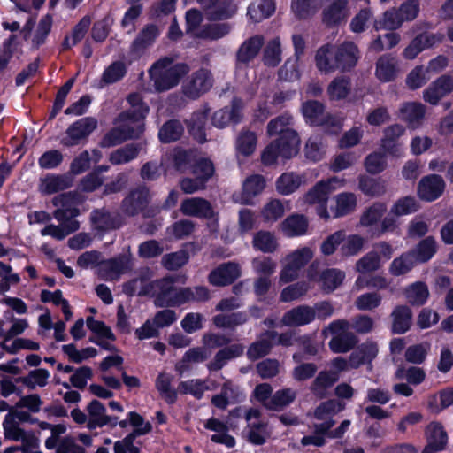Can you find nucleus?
<instances>
[{
  "label": "nucleus",
  "instance_id": "32",
  "mask_svg": "<svg viewBox=\"0 0 453 453\" xmlns=\"http://www.w3.org/2000/svg\"><path fill=\"white\" fill-rule=\"evenodd\" d=\"M184 133V127L179 119L166 120L158 131V139L167 144L179 141Z\"/></svg>",
  "mask_w": 453,
  "mask_h": 453
},
{
  "label": "nucleus",
  "instance_id": "12",
  "mask_svg": "<svg viewBox=\"0 0 453 453\" xmlns=\"http://www.w3.org/2000/svg\"><path fill=\"white\" fill-rule=\"evenodd\" d=\"M446 188L443 178L439 174H429L421 178L418 184V196L425 202H434L441 196Z\"/></svg>",
  "mask_w": 453,
  "mask_h": 453
},
{
  "label": "nucleus",
  "instance_id": "18",
  "mask_svg": "<svg viewBox=\"0 0 453 453\" xmlns=\"http://www.w3.org/2000/svg\"><path fill=\"white\" fill-rule=\"evenodd\" d=\"M160 31L156 24H147L138 33L130 46L132 54L141 55L150 47L159 36Z\"/></svg>",
  "mask_w": 453,
  "mask_h": 453
},
{
  "label": "nucleus",
  "instance_id": "41",
  "mask_svg": "<svg viewBox=\"0 0 453 453\" xmlns=\"http://www.w3.org/2000/svg\"><path fill=\"white\" fill-rule=\"evenodd\" d=\"M73 180L66 174H48L43 180V193L51 195L67 189Z\"/></svg>",
  "mask_w": 453,
  "mask_h": 453
},
{
  "label": "nucleus",
  "instance_id": "46",
  "mask_svg": "<svg viewBox=\"0 0 453 453\" xmlns=\"http://www.w3.org/2000/svg\"><path fill=\"white\" fill-rule=\"evenodd\" d=\"M252 244L255 250L264 253H273L278 247L274 234L269 231L260 230L253 237Z\"/></svg>",
  "mask_w": 453,
  "mask_h": 453
},
{
  "label": "nucleus",
  "instance_id": "14",
  "mask_svg": "<svg viewBox=\"0 0 453 453\" xmlns=\"http://www.w3.org/2000/svg\"><path fill=\"white\" fill-rule=\"evenodd\" d=\"M90 222L98 232L116 230L123 226V219L118 213H111L107 209H94L90 213Z\"/></svg>",
  "mask_w": 453,
  "mask_h": 453
},
{
  "label": "nucleus",
  "instance_id": "36",
  "mask_svg": "<svg viewBox=\"0 0 453 453\" xmlns=\"http://www.w3.org/2000/svg\"><path fill=\"white\" fill-rule=\"evenodd\" d=\"M247 423V441L255 446L264 445L269 437V433L267 432L268 423L265 421H250Z\"/></svg>",
  "mask_w": 453,
  "mask_h": 453
},
{
  "label": "nucleus",
  "instance_id": "24",
  "mask_svg": "<svg viewBox=\"0 0 453 453\" xmlns=\"http://www.w3.org/2000/svg\"><path fill=\"white\" fill-rule=\"evenodd\" d=\"M237 11L233 0H219L211 9L203 12L205 19L211 22L223 21L231 19Z\"/></svg>",
  "mask_w": 453,
  "mask_h": 453
},
{
  "label": "nucleus",
  "instance_id": "6",
  "mask_svg": "<svg viewBox=\"0 0 453 453\" xmlns=\"http://www.w3.org/2000/svg\"><path fill=\"white\" fill-rule=\"evenodd\" d=\"M144 132V124L136 127L129 126L114 127L108 130L101 138L98 145L102 149L115 147L132 139H138Z\"/></svg>",
  "mask_w": 453,
  "mask_h": 453
},
{
  "label": "nucleus",
  "instance_id": "20",
  "mask_svg": "<svg viewBox=\"0 0 453 453\" xmlns=\"http://www.w3.org/2000/svg\"><path fill=\"white\" fill-rule=\"evenodd\" d=\"M208 116V109L196 111L193 112L190 119L186 122L188 134L200 144H203L207 141L205 126Z\"/></svg>",
  "mask_w": 453,
  "mask_h": 453
},
{
  "label": "nucleus",
  "instance_id": "19",
  "mask_svg": "<svg viewBox=\"0 0 453 453\" xmlns=\"http://www.w3.org/2000/svg\"><path fill=\"white\" fill-rule=\"evenodd\" d=\"M244 346L241 343H233L221 349L215 355L213 359L207 364V369L210 372H218L221 370L228 361L243 355Z\"/></svg>",
  "mask_w": 453,
  "mask_h": 453
},
{
  "label": "nucleus",
  "instance_id": "1",
  "mask_svg": "<svg viewBox=\"0 0 453 453\" xmlns=\"http://www.w3.org/2000/svg\"><path fill=\"white\" fill-rule=\"evenodd\" d=\"M177 279L165 276L156 280L157 293L154 304L159 308L180 307L190 302H206L211 298L210 290L205 286L175 288Z\"/></svg>",
  "mask_w": 453,
  "mask_h": 453
},
{
  "label": "nucleus",
  "instance_id": "34",
  "mask_svg": "<svg viewBox=\"0 0 453 453\" xmlns=\"http://www.w3.org/2000/svg\"><path fill=\"white\" fill-rule=\"evenodd\" d=\"M296 397V391L290 388L279 389L272 395L270 400L265 403V407L270 411H280L291 404Z\"/></svg>",
  "mask_w": 453,
  "mask_h": 453
},
{
  "label": "nucleus",
  "instance_id": "33",
  "mask_svg": "<svg viewBox=\"0 0 453 453\" xmlns=\"http://www.w3.org/2000/svg\"><path fill=\"white\" fill-rule=\"evenodd\" d=\"M403 294L410 304L422 306L428 299L429 290L425 282L417 281L406 287Z\"/></svg>",
  "mask_w": 453,
  "mask_h": 453
},
{
  "label": "nucleus",
  "instance_id": "11",
  "mask_svg": "<svg viewBox=\"0 0 453 453\" xmlns=\"http://www.w3.org/2000/svg\"><path fill=\"white\" fill-rule=\"evenodd\" d=\"M150 196L147 187L142 186L130 191L122 203L121 208L123 212L129 216L134 217L142 212L150 203Z\"/></svg>",
  "mask_w": 453,
  "mask_h": 453
},
{
  "label": "nucleus",
  "instance_id": "37",
  "mask_svg": "<svg viewBox=\"0 0 453 453\" xmlns=\"http://www.w3.org/2000/svg\"><path fill=\"white\" fill-rule=\"evenodd\" d=\"M334 179L321 180L316 183L305 195V200L308 203H326L328 196L333 190L332 183Z\"/></svg>",
  "mask_w": 453,
  "mask_h": 453
},
{
  "label": "nucleus",
  "instance_id": "47",
  "mask_svg": "<svg viewBox=\"0 0 453 453\" xmlns=\"http://www.w3.org/2000/svg\"><path fill=\"white\" fill-rule=\"evenodd\" d=\"M334 217H344L353 212L357 207V196L351 192H342L335 197Z\"/></svg>",
  "mask_w": 453,
  "mask_h": 453
},
{
  "label": "nucleus",
  "instance_id": "27",
  "mask_svg": "<svg viewBox=\"0 0 453 453\" xmlns=\"http://www.w3.org/2000/svg\"><path fill=\"white\" fill-rule=\"evenodd\" d=\"M309 222L303 214H291L281 223V230L288 237L304 235L307 233Z\"/></svg>",
  "mask_w": 453,
  "mask_h": 453
},
{
  "label": "nucleus",
  "instance_id": "16",
  "mask_svg": "<svg viewBox=\"0 0 453 453\" xmlns=\"http://www.w3.org/2000/svg\"><path fill=\"white\" fill-rule=\"evenodd\" d=\"M242 104L239 100L234 99L230 107H224L216 111L211 117V123L214 127L223 128L229 123L238 124L241 122Z\"/></svg>",
  "mask_w": 453,
  "mask_h": 453
},
{
  "label": "nucleus",
  "instance_id": "4",
  "mask_svg": "<svg viewBox=\"0 0 453 453\" xmlns=\"http://www.w3.org/2000/svg\"><path fill=\"white\" fill-rule=\"evenodd\" d=\"M302 113L306 124L313 127H322L325 134L338 135L342 125L331 113H325V105L318 100H307L302 104Z\"/></svg>",
  "mask_w": 453,
  "mask_h": 453
},
{
  "label": "nucleus",
  "instance_id": "21",
  "mask_svg": "<svg viewBox=\"0 0 453 453\" xmlns=\"http://www.w3.org/2000/svg\"><path fill=\"white\" fill-rule=\"evenodd\" d=\"M279 148L281 157L290 159L295 157L299 150L300 138L296 131L286 130L276 140L273 141Z\"/></svg>",
  "mask_w": 453,
  "mask_h": 453
},
{
  "label": "nucleus",
  "instance_id": "7",
  "mask_svg": "<svg viewBox=\"0 0 453 453\" xmlns=\"http://www.w3.org/2000/svg\"><path fill=\"white\" fill-rule=\"evenodd\" d=\"M212 84L213 79L211 72L204 68H200L184 81L182 93L186 97L196 100L208 92Z\"/></svg>",
  "mask_w": 453,
  "mask_h": 453
},
{
  "label": "nucleus",
  "instance_id": "31",
  "mask_svg": "<svg viewBox=\"0 0 453 453\" xmlns=\"http://www.w3.org/2000/svg\"><path fill=\"white\" fill-rule=\"evenodd\" d=\"M141 150V143H127L112 151L109 156V161L113 165L129 163L138 157Z\"/></svg>",
  "mask_w": 453,
  "mask_h": 453
},
{
  "label": "nucleus",
  "instance_id": "40",
  "mask_svg": "<svg viewBox=\"0 0 453 453\" xmlns=\"http://www.w3.org/2000/svg\"><path fill=\"white\" fill-rule=\"evenodd\" d=\"M352 88L350 78L340 76L334 78L327 88V94L331 100L345 99Z\"/></svg>",
  "mask_w": 453,
  "mask_h": 453
},
{
  "label": "nucleus",
  "instance_id": "30",
  "mask_svg": "<svg viewBox=\"0 0 453 453\" xmlns=\"http://www.w3.org/2000/svg\"><path fill=\"white\" fill-rule=\"evenodd\" d=\"M266 185L265 179L261 174L248 176L242 184V197L244 203H250L252 199L261 194Z\"/></svg>",
  "mask_w": 453,
  "mask_h": 453
},
{
  "label": "nucleus",
  "instance_id": "39",
  "mask_svg": "<svg viewBox=\"0 0 453 453\" xmlns=\"http://www.w3.org/2000/svg\"><path fill=\"white\" fill-rule=\"evenodd\" d=\"M301 183L302 180L298 174L293 172L283 173L276 180V190L282 196H288L297 190Z\"/></svg>",
  "mask_w": 453,
  "mask_h": 453
},
{
  "label": "nucleus",
  "instance_id": "53",
  "mask_svg": "<svg viewBox=\"0 0 453 453\" xmlns=\"http://www.w3.org/2000/svg\"><path fill=\"white\" fill-rule=\"evenodd\" d=\"M195 161V155L191 150L182 148H177L173 151V163L175 170L180 173H185L191 170Z\"/></svg>",
  "mask_w": 453,
  "mask_h": 453
},
{
  "label": "nucleus",
  "instance_id": "48",
  "mask_svg": "<svg viewBox=\"0 0 453 453\" xmlns=\"http://www.w3.org/2000/svg\"><path fill=\"white\" fill-rule=\"evenodd\" d=\"M357 343V336L351 333H342L334 336L328 345L334 353H346Z\"/></svg>",
  "mask_w": 453,
  "mask_h": 453
},
{
  "label": "nucleus",
  "instance_id": "13",
  "mask_svg": "<svg viewBox=\"0 0 453 453\" xmlns=\"http://www.w3.org/2000/svg\"><path fill=\"white\" fill-rule=\"evenodd\" d=\"M426 445L421 453H437L445 449L448 443V434L441 423L430 422L425 429Z\"/></svg>",
  "mask_w": 453,
  "mask_h": 453
},
{
  "label": "nucleus",
  "instance_id": "56",
  "mask_svg": "<svg viewBox=\"0 0 453 453\" xmlns=\"http://www.w3.org/2000/svg\"><path fill=\"white\" fill-rule=\"evenodd\" d=\"M62 351L75 364H81L83 360L97 355V350L94 347H87L79 351L73 343L63 345Z\"/></svg>",
  "mask_w": 453,
  "mask_h": 453
},
{
  "label": "nucleus",
  "instance_id": "54",
  "mask_svg": "<svg viewBox=\"0 0 453 453\" xmlns=\"http://www.w3.org/2000/svg\"><path fill=\"white\" fill-rule=\"evenodd\" d=\"M281 61V47L279 38L271 40L263 51V63L266 66L275 67Z\"/></svg>",
  "mask_w": 453,
  "mask_h": 453
},
{
  "label": "nucleus",
  "instance_id": "59",
  "mask_svg": "<svg viewBox=\"0 0 453 453\" xmlns=\"http://www.w3.org/2000/svg\"><path fill=\"white\" fill-rule=\"evenodd\" d=\"M257 142V135L252 131L242 132L236 141V150L239 154L249 157L252 155L256 150Z\"/></svg>",
  "mask_w": 453,
  "mask_h": 453
},
{
  "label": "nucleus",
  "instance_id": "61",
  "mask_svg": "<svg viewBox=\"0 0 453 453\" xmlns=\"http://www.w3.org/2000/svg\"><path fill=\"white\" fill-rule=\"evenodd\" d=\"M319 0H292L291 9L297 19L310 18L318 9Z\"/></svg>",
  "mask_w": 453,
  "mask_h": 453
},
{
  "label": "nucleus",
  "instance_id": "25",
  "mask_svg": "<svg viewBox=\"0 0 453 453\" xmlns=\"http://www.w3.org/2000/svg\"><path fill=\"white\" fill-rule=\"evenodd\" d=\"M91 26V18L88 15L82 17L73 27L71 35H65L61 42V51H67L81 42L86 36Z\"/></svg>",
  "mask_w": 453,
  "mask_h": 453
},
{
  "label": "nucleus",
  "instance_id": "26",
  "mask_svg": "<svg viewBox=\"0 0 453 453\" xmlns=\"http://www.w3.org/2000/svg\"><path fill=\"white\" fill-rule=\"evenodd\" d=\"M437 250V242L432 235L423 238L410 250L418 264H425L430 261Z\"/></svg>",
  "mask_w": 453,
  "mask_h": 453
},
{
  "label": "nucleus",
  "instance_id": "55",
  "mask_svg": "<svg viewBox=\"0 0 453 453\" xmlns=\"http://www.w3.org/2000/svg\"><path fill=\"white\" fill-rule=\"evenodd\" d=\"M127 73V69L124 62L114 61L104 69L101 80L104 84H113L121 81Z\"/></svg>",
  "mask_w": 453,
  "mask_h": 453
},
{
  "label": "nucleus",
  "instance_id": "44",
  "mask_svg": "<svg viewBox=\"0 0 453 453\" xmlns=\"http://www.w3.org/2000/svg\"><path fill=\"white\" fill-rule=\"evenodd\" d=\"M426 113V108L421 103L407 102L400 108V117L409 124L420 122Z\"/></svg>",
  "mask_w": 453,
  "mask_h": 453
},
{
  "label": "nucleus",
  "instance_id": "38",
  "mask_svg": "<svg viewBox=\"0 0 453 453\" xmlns=\"http://www.w3.org/2000/svg\"><path fill=\"white\" fill-rule=\"evenodd\" d=\"M403 20L396 8H391L383 12L382 16L375 19L373 27L380 30H396L401 27Z\"/></svg>",
  "mask_w": 453,
  "mask_h": 453
},
{
  "label": "nucleus",
  "instance_id": "64",
  "mask_svg": "<svg viewBox=\"0 0 453 453\" xmlns=\"http://www.w3.org/2000/svg\"><path fill=\"white\" fill-rule=\"evenodd\" d=\"M365 240L359 234H350L341 244L340 253L343 257L357 255L363 249Z\"/></svg>",
  "mask_w": 453,
  "mask_h": 453
},
{
  "label": "nucleus",
  "instance_id": "22",
  "mask_svg": "<svg viewBox=\"0 0 453 453\" xmlns=\"http://www.w3.org/2000/svg\"><path fill=\"white\" fill-rule=\"evenodd\" d=\"M391 332L394 334H405L411 326L412 311L407 305H396L392 313Z\"/></svg>",
  "mask_w": 453,
  "mask_h": 453
},
{
  "label": "nucleus",
  "instance_id": "23",
  "mask_svg": "<svg viewBox=\"0 0 453 453\" xmlns=\"http://www.w3.org/2000/svg\"><path fill=\"white\" fill-rule=\"evenodd\" d=\"M397 61L391 54L380 56L376 62L375 75L381 82L393 81L397 76Z\"/></svg>",
  "mask_w": 453,
  "mask_h": 453
},
{
  "label": "nucleus",
  "instance_id": "35",
  "mask_svg": "<svg viewBox=\"0 0 453 453\" xmlns=\"http://www.w3.org/2000/svg\"><path fill=\"white\" fill-rule=\"evenodd\" d=\"M346 0H334L323 11L322 19L327 27H334L344 19Z\"/></svg>",
  "mask_w": 453,
  "mask_h": 453
},
{
  "label": "nucleus",
  "instance_id": "8",
  "mask_svg": "<svg viewBox=\"0 0 453 453\" xmlns=\"http://www.w3.org/2000/svg\"><path fill=\"white\" fill-rule=\"evenodd\" d=\"M242 276V267L235 261H227L219 264L208 274L210 285L217 288L227 287L234 284Z\"/></svg>",
  "mask_w": 453,
  "mask_h": 453
},
{
  "label": "nucleus",
  "instance_id": "43",
  "mask_svg": "<svg viewBox=\"0 0 453 453\" xmlns=\"http://www.w3.org/2000/svg\"><path fill=\"white\" fill-rule=\"evenodd\" d=\"M416 265L418 263L412 253L408 250L392 261L389 266V273L393 276L404 275L411 271Z\"/></svg>",
  "mask_w": 453,
  "mask_h": 453
},
{
  "label": "nucleus",
  "instance_id": "28",
  "mask_svg": "<svg viewBox=\"0 0 453 453\" xmlns=\"http://www.w3.org/2000/svg\"><path fill=\"white\" fill-rule=\"evenodd\" d=\"M264 44V38L260 35L251 36L244 41L236 53V59L242 64H248L259 53Z\"/></svg>",
  "mask_w": 453,
  "mask_h": 453
},
{
  "label": "nucleus",
  "instance_id": "50",
  "mask_svg": "<svg viewBox=\"0 0 453 453\" xmlns=\"http://www.w3.org/2000/svg\"><path fill=\"white\" fill-rule=\"evenodd\" d=\"M49 377V371L43 368H40L29 372L27 376L16 378L15 382L22 383L29 389L33 390L35 388L36 385L39 387L46 386Z\"/></svg>",
  "mask_w": 453,
  "mask_h": 453
},
{
  "label": "nucleus",
  "instance_id": "63",
  "mask_svg": "<svg viewBox=\"0 0 453 453\" xmlns=\"http://www.w3.org/2000/svg\"><path fill=\"white\" fill-rule=\"evenodd\" d=\"M112 24L113 19L109 14L96 21L91 28V38L96 42H104L111 32Z\"/></svg>",
  "mask_w": 453,
  "mask_h": 453
},
{
  "label": "nucleus",
  "instance_id": "42",
  "mask_svg": "<svg viewBox=\"0 0 453 453\" xmlns=\"http://www.w3.org/2000/svg\"><path fill=\"white\" fill-rule=\"evenodd\" d=\"M273 347V342L269 336L261 333L260 338L252 342L247 350V357L251 361H256L270 354Z\"/></svg>",
  "mask_w": 453,
  "mask_h": 453
},
{
  "label": "nucleus",
  "instance_id": "62",
  "mask_svg": "<svg viewBox=\"0 0 453 453\" xmlns=\"http://www.w3.org/2000/svg\"><path fill=\"white\" fill-rule=\"evenodd\" d=\"M380 266V257L376 250L369 251L356 263V270L360 273L375 272Z\"/></svg>",
  "mask_w": 453,
  "mask_h": 453
},
{
  "label": "nucleus",
  "instance_id": "57",
  "mask_svg": "<svg viewBox=\"0 0 453 453\" xmlns=\"http://www.w3.org/2000/svg\"><path fill=\"white\" fill-rule=\"evenodd\" d=\"M189 261V253L186 250H180L175 252L165 254L162 257L163 266L170 271L178 270L187 265Z\"/></svg>",
  "mask_w": 453,
  "mask_h": 453
},
{
  "label": "nucleus",
  "instance_id": "51",
  "mask_svg": "<svg viewBox=\"0 0 453 453\" xmlns=\"http://www.w3.org/2000/svg\"><path fill=\"white\" fill-rule=\"evenodd\" d=\"M344 277V273L338 269H326L319 276V282L325 291L332 292L342 284Z\"/></svg>",
  "mask_w": 453,
  "mask_h": 453
},
{
  "label": "nucleus",
  "instance_id": "17",
  "mask_svg": "<svg viewBox=\"0 0 453 453\" xmlns=\"http://www.w3.org/2000/svg\"><path fill=\"white\" fill-rule=\"evenodd\" d=\"M316 318L315 310L308 305H299L286 311L281 323L286 326H302L311 323Z\"/></svg>",
  "mask_w": 453,
  "mask_h": 453
},
{
  "label": "nucleus",
  "instance_id": "2",
  "mask_svg": "<svg viewBox=\"0 0 453 453\" xmlns=\"http://www.w3.org/2000/svg\"><path fill=\"white\" fill-rule=\"evenodd\" d=\"M360 58L357 46L350 41H345L339 45L326 43L316 52L315 62L317 68L325 73L340 71L350 72L357 64Z\"/></svg>",
  "mask_w": 453,
  "mask_h": 453
},
{
  "label": "nucleus",
  "instance_id": "29",
  "mask_svg": "<svg viewBox=\"0 0 453 453\" xmlns=\"http://www.w3.org/2000/svg\"><path fill=\"white\" fill-rule=\"evenodd\" d=\"M340 379L338 372L334 370L320 371L312 381L310 389L318 397H324L326 390L332 388Z\"/></svg>",
  "mask_w": 453,
  "mask_h": 453
},
{
  "label": "nucleus",
  "instance_id": "49",
  "mask_svg": "<svg viewBox=\"0 0 453 453\" xmlns=\"http://www.w3.org/2000/svg\"><path fill=\"white\" fill-rule=\"evenodd\" d=\"M387 211V205L383 202H375L365 209L360 217L363 226H372L379 222Z\"/></svg>",
  "mask_w": 453,
  "mask_h": 453
},
{
  "label": "nucleus",
  "instance_id": "60",
  "mask_svg": "<svg viewBox=\"0 0 453 453\" xmlns=\"http://www.w3.org/2000/svg\"><path fill=\"white\" fill-rule=\"evenodd\" d=\"M429 350L430 344L428 342L411 345L405 350V360L411 364L421 365L426 359Z\"/></svg>",
  "mask_w": 453,
  "mask_h": 453
},
{
  "label": "nucleus",
  "instance_id": "15",
  "mask_svg": "<svg viewBox=\"0 0 453 453\" xmlns=\"http://www.w3.org/2000/svg\"><path fill=\"white\" fill-rule=\"evenodd\" d=\"M452 91L453 77L449 74H442L424 90L423 98L426 103H429L432 105H437L442 97Z\"/></svg>",
  "mask_w": 453,
  "mask_h": 453
},
{
  "label": "nucleus",
  "instance_id": "45",
  "mask_svg": "<svg viewBox=\"0 0 453 453\" xmlns=\"http://www.w3.org/2000/svg\"><path fill=\"white\" fill-rule=\"evenodd\" d=\"M358 188L370 197L380 196L386 191L384 182L380 179H374L367 175L358 177Z\"/></svg>",
  "mask_w": 453,
  "mask_h": 453
},
{
  "label": "nucleus",
  "instance_id": "5",
  "mask_svg": "<svg viewBox=\"0 0 453 453\" xmlns=\"http://www.w3.org/2000/svg\"><path fill=\"white\" fill-rule=\"evenodd\" d=\"M188 72L189 66L186 63H177L166 70L150 72V76L155 90L165 92L177 86Z\"/></svg>",
  "mask_w": 453,
  "mask_h": 453
},
{
  "label": "nucleus",
  "instance_id": "52",
  "mask_svg": "<svg viewBox=\"0 0 453 453\" xmlns=\"http://www.w3.org/2000/svg\"><path fill=\"white\" fill-rule=\"evenodd\" d=\"M190 173L194 176H197L199 179L203 180V181L207 184L215 173V166L210 158L198 157L197 159H195Z\"/></svg>",
  "mask_w": 453,
  "mask_h": 453
},
{
  "label": "nucleus",
  "instance_id": "3",
  "mask_svg": "<svg viewBox=\"0 0 453 453\" xmlns=\"http://www.w3.org/2000/svg\"><path fill=\"white\" fill-rule=\"evenodd\" d=\"M82 202L81 196L75 192L61 193L52 199L54 206H60L54 211L53 217L62 224L68 235L80 228V223L75 219L80 215V210L76 205Z\"/></svg>",
  "mask_w": 453,
  "mask_h": 453
},
{
  "label": "nucleus",
  "instance_id": "9",
  "mask_svg": "<svg viewBox=\"0 0 453 453\" xmlns=\"http://www.w3.org/2000/svg\"><path fill=\"white\" fill-rule=\"evenodd\" d=\"M180 211L185 216L200 219L218 220V213L214 211L211 202L203 197H187L183 199Z\"/></svg>",
  "mask_w": 453,
  "mask_h": 453
},
{
  "label": "nucleus",
  "instance_id": "58",
  "mask_svg": "<svg viewBox=\"0 0 453 453\" xmlns=\"http://www.w3.org/2000/svg\"><path fill=\"white\" fill-rule=\"evenodd\" d=\"M156 388L168 404L176 403L177 391L171 387V377L168 374L159 373L156 380Z\"/></svg>",
  "mask_w": 453,
  "mask_h": 453
},
{
  "label": "nucleus",
  "instance_id": "10",
  "mask_svg": "<svg viewBox=\"0 0 453 453\" xmlns=\"http://www.w3.org/2000/svg\"><path fill=\"white\" fill-rule=\"evenodd\" d=\"M97 127V120L93 117L81 118L66 129L65 133L68 139H64L62 143L70 147L79 143L82 139H87Z\"/></svg>",
  "mask_w": 453,
  "mask_h": 453
}]
</instances>
